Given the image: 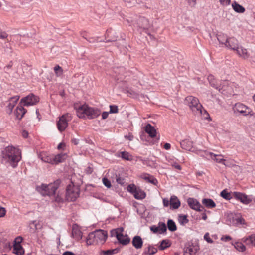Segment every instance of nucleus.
<instances>
[{
	"instance_id": "nucleus-59",
	"label": "nucleus",
	"mask_w": 255,
	"mask_h": 255,
	"mask_svg": "<svg viewBox=\"0 0 255 255\" xmlns=\"http://www.w3.org/2000/svg\"><path fill=\"white\" fill-rule=\"evenodd\" d=\"M231 239H232V238L230 236H226L221 238L222 240L225 241V242H227L229 240H231Z\"/></svg>"
},
{
	"instance_id": "nucleus-26",
	"label": "nucleus",
	"mask_w": 255,
	"mask_h": 255,
	"mask_svg": "<svg viewBox=\"0 0 255 255\" xmlns=\"http://www.w3.org/2000/svg\"><path fill=\"white\" fill-rule=\"evenodd\" d=\"M26 112V110L22 106H18L17 107L15 111V115L18 119L20 120L22 118Z\"/></svg>"
},
{
	"instance_id": "nucleus-38",
	"label": "nucleus",
	"mask_w": 255,
	"mask_h": 255,
	"mask_svg": "<svg viewBox=\"0 0 255 255\" xmlns=\"http://www.w3.org/2000/svg\"><path fill=\"white\" fill-rule=\"evenodd\" d=\"M170 246L169 242L167 240H163L160 244V245L159 247V248L161 250H164L165 249L168 248Z\"/></svg>"
},
{
	"instance_id": "nucleus-61",
	"label": "nucleus",
	"mask_w": 255,
	"mask_h": 255,
	"mask_svg": "<svg viewBox=\"0 0 255 255\" xmlns=\"http://www.w3.org/2000/svg\"><path fill=\"white\" fill-rule=\"evenodd\" d=\"M171 165L173 167H174L176 169H178V170H181V166L176 163H174V164H172V163H171Z\"/></svg>"
},
{
	"instance_id": "nucleus-29",
	"label": "nucleus",
	"mask_w": 255,
	"mask_h": 255,
	"mask_svg": "<svg viewBox=\"0 0 255 255\" xmlns=\"http://www.w3.org/2000/svg\"><path fill=\"white\" fill-rule=\"evenodd\" d=\"M232 7L237 13H243L245 11V8L235 1L232 2Z\"/></svg>"
},
{
	"instance_id": "nucleus-10",
	"label": "nucleus",
	"mask_w": 255,
	"mask_h": 255,
	"mask_svg": "<svg viewBox=\"0 0 255 255\" xmlns=\"http://www.w3.org/2000/svg\"><path fill=\"white\" fill-rule=\"evenodd\" d=\"M199 154L208 159L211 158V159L218 163H221L223 164V162L226 161V160L223 158V155L221 154H215L212 152H208L207 151H200Z\"/></svg>"
},
{
	"instance_id": "nucleus-63",
	"label": "nucleus",
	"mask_w": 255,
	"mask_h": 255,
	"mask_svg": "<svg viewBox=\"0 0 255 255\" xmlns=\"http://www.w3.org/2000/svg\"><path fill=\"white\" fill-rule=\"evenodd\" d=\"M55 201L58 203H62L63 202V198L58 195H57L55 198Z\"/></svg>"
},
{
	"instance_id": "nucleus-35",
	"label": "nucleus",
	"mask_w": 255,
	"mask_h": 255,
	"mask_svg": "<svg viewBox=\"0 0 255 255\" xmlns=\"http://www.w3.org/2000/svg\"><path fill=\"white\" fill-rule=\"evenodd\" d=\"M157 252V249L152 246H149L147 250H145L144 254L146 255H152Z\"/></svg>"
},
{
	"instance_id": "nucleus-8",
	"label": "nucleus",
	"mask_w": 255,
	"mask_h": 255,
	"mask_svg": "<svg viewBox=\"0 0 255 255\" xmlns=\"http://www.w3.org/2000/svg\"><path fill=\"white\" fill-rule=\"evenodd\" d=\"M79 194L78 187L75 186L72 182L67 187L66 198L68 201H75L79 196Z\"/></svg>"
},
{
	"instance_id": "nucleus-16",
	"label": "nucleus",
	"mask_w": 255,
	"mask_h": 255,
	"mask_svg": "<svg viewBox=\"0 0 255 255\" xmlns=\"http://www.w3.org/2000/svg\"><path fill=\"white\" fill-rule=\"evenodd\" d=\"M240 45L238 40L234 37H229L227 43L225 44V47L229 49L235 51Z\"/></svg>"
},
{
	"instance_id": "nucleus-41",
	"label": "nucleus",
	"mask_w": 255,
	"mask_h": 255,
	"mask_svg": "<svg viewBox=\"0 0 255 255\" xmlns=\"http://www.w3.org/2000/svg\"><path fill=\"white\" fill-rule=\"evenodd\" d=\"M244 242H246L247 243H251L253 245L255 246V234L250 236L249 238H247Z\"/></svg>"
},
{
	"instance_id": "nucleus-27",
	"label": "nucleus",
	"mask_w": 255,
	"mask_h": 255,
	"mask_svg": "<svg viewBox=\"0 0 255 255\" xmlns=\"http://www.w3.org/2000/svg\"><path fill=\"white\" fill-rule=\"evenodd\" d=\"M202 203L207 208H213L216 207V203L211 199L204 198L202 200Z\"/></svg>"
},
{
	"instance_id": "nucleus-33",
	"label": "nucleus",
	"mask_w": 255,
	"mask_h": 255,
	"mask_svg": "<svg viewBox=\"0 0 255 255\" xmlns=\"http://www.w3.org/2000/svg\"><path fill=\"white\" fill-rule=\"evenodd\" d=\"M217 38L220 43L224 45V46L227 43V40L229 38L227 35L224 33H219L217 34Z\"/></svg>"
},
{
	"instance_id": "nucleus-18",
	"label": "nucleus",
	"mask_w": 255,
	"mask_h": 255,
	"mask_svg": "<svg viewBox=\"0 0 255 255\" xmlns=\"http://www.w3.org/2000/svg\"><path fill=\"white\" fill-rule=\"evenodd\" d=\"M235 51L236 52V53L239 56L244 59H246L249 57L250 54L247 49L240 45Z\"/></svg>"
},
{
	"instance_id": "nucleus-62",
	"label": "nucleus",
	"mask_w": 255,
	"mask_h": 255,
	"mask_svg": "<svg viewBox=\"0 0 255 255\" xmlns=\"http://www.w3.org/2000/svg\"><path fill=\"white\" fill-rule=\"evenodd\" d=\"M87 40L90 42V43H93V42H98V37L95 38H90L89 39H87Z\"/></svg>"
},
{
	"instance_id": "nucleus-6",
	"label": "nucleus",
	"mask_w": 255,
	"mask_h": 255,
	"mask_svg": "<svg viewBox=\"0 0 255 255\" xmlns=\"http://www.w3.org/2000/svg\"><path fill=\"white\" fill-rule=\"evenodd\" d=\"M40 157L43 161L52 164H57L62 162L64 159V154L62 153L56 155L42 153L40 154Z\"/></svg>"
},
{
	"instance_id": "nucleus-1",
	"label": "nucleus",
	"mask_w": 255,
	"mask_h": 255,
	"mask_svg": "<svg viewBox=\"0 0 255 255\" xmlns=\"http://www.w3.org/2000/svg\"><path fill=\"white\" fill-rule=\"evenodd\" d=\"M21 151L13 146H8L3 151V158L13 168L21 159Z\"/></svg>"
},
{
	"instance_id": "nucleus-14",
	"label": "nucleus",
	"mask_w": 255,
	"mask_h": 255,
	"mask_svg": "<svg viewBox=\"0 0 255 255\" xmlns=\"http://www.w3.org/2000/svg\"><path fill=\"white\" fill-rule=\"evenodd\" d=\"M200 249L198 243H191L186 245L183 255H195Z\"/></svg>"
},
{
	"instance_id": "nucleus-25",
	"label": "nucleus",
	"mask_w": 255,
	"mask_h": 255,
	"mask_svg": "<svg viewBox=\"0 0 255 255\" xmlns=\"http://www.w3.org/2000/svg\"><path fill=\"white\" fill-rule=\"evenodd\" d=\"M19 98V96H14L13 97H11L9 101L8 104H7V108L9 111V113H11L13 108L16 105V104L17 103V101H18Z\"/></svg>"
},
{
	"instance_id": "nucleus-45",
	"label": "nucleus",
	"mask_w": 255,
	"mask_h": 255,
	"mask_svg": "<svg viewBox=\"0 0 255 255\" xmlns=\"http://www.w3.org/2000/svg\"><path fill=\"white\" fill-rule=\"evenodd\" d=\"M55 73L57 76H60L62 74L63 69L59 65H56L54 68Z\"/></svg>"
},
{
	"instance_id": "nucleus-42",
	"label": "nucleus",
	"mask_w": 255,
	"mask_h": 255,
	"mask_svg": "<svg viewBox=\"0 0 255 255\" xmlns=\"http://www.w3.org/2000/svg\"><path fill=\"white\" fill-rule=\"evenodd\" d=\"M121 157L122 158L126 160H130L131 159V156L128 152L126 151H123L121 152Z\"/></svg>"
},
{
	"instance_id": "nucleus-58",
	"label": "nucleus",
	"mask_w": 255,
	"mask_h": 255,
	"mask_svg": "<svg viewBox=\"0 0 255 255\" xmlns=\"http://www.w3.org/2000/svg\"><path fill=\"white\" fill-rule=\"evenodd\" d=\"M12 66V63L11 62H10L9 64H8L4 67V69L6 72H7L9 69H10L11 68Z\"/></svg>"
},
{
	"instance_id": "nucleus-46",
	"label": "nucleus",
	"mask_w": 255,
	"mask_h": 255,
	"mask_svg": "<svg viewBox=\"0 0 255 255\" xmlns=\"http://www.w3.org/2000/svg\"><path fill=\"white\" fill-rule=\"evenodd\" d=\"M33 226L34 227V230H37L38 229H40L41 228V225L40 224L39 222H36V221H33L30 224V227L31 229L33 228Z\"/></svg>"
},
{
	"instance_id": "nucleus-39",
	"label": "nucleus",
	"mask_w": 255,
	"mask_h": 255,
	"mask_svg": "<svg viewBox=\"0 0 255 255\" xmlns=\"http://www.w3.org/2000/svg\"><path fill=\"white\" fill-rule=\"evenodd\" d=\"M221 196L226 200H230L232 198L231 194L227 192L226 190H223L220 194Z\"/></svg>"
},
{
	"instance_id": "nucleus-51",
	"label": "nucleus",
	"mask_w": 255,
	"mask_h": 255,
	"mask_svg": "<svg viewBox=\"0 0 255 255\" xmlns=\"http://www.w3.org/2000/svg\"><path fill=\"white\" fill-rule=\"evenodd\" d=\"M188 5L191 7H194L197 3V0H187Z\"/></svg>"
},
{
	"instance_id": "nucleus-55",
	"label": "nucleus",
	"mask_w": 255,
	"mask_h": 255,
	"mask_svg": "<svg viewBox=\"0 0 255 255\" xmlns=\"http://www.w3.org/2000/svg\"><path fill=\"white\" fill-rule=\"evenodd\" d=\"M7 34L3 31H2L1 30H0V38L1 39H5L7 37Z\"/></svg>"
},
{
	"instance_id": "nucleus-50",
	"label": "nucleus",
	"mask_w": 255,
	"mask_h": 255,
	"mask_svg": "<svg viewBox=\"0 0 255 255\" xmlns=\"http://www.w3.org/2000/svg\"><path fill=\"white\" fill-rule=\"evenodd\" d=\"M204 239L209 243H212L213 241L209 236V233H206L204 236Z\"/></svg>"
},
{
	"instance_id": "nucleus-13",
	"label": "nucleus",
	"mask_w": 255,
	"mask_h": 255,
	"mask_svg": "<svg viewBox=\"0 0 255 255\" xmlns=\"http://www.w3.org/2000/svg\"><path fill=\"white\" fill-rule=\"evenodd\" d=\"M39 101L38 97L34 95L33 94H30L25 97L22 98L21 103H23V106H29L36 104Z\"/></svg>"
},
{
	"instance_id": "nucleus-53",
	"label": "nucleus",
	"mask_w": 255,
	"mask_h": 255,
	"mask_svg": "<svg viewBox=\"0 0 255 255\" xmlns=\"http://www.w3.org/2000/svg\"><path fill=\"white\" fill-rule=\"evenodd\" d=\"M6 210L4 208L0 206V218L3 217L5 215Z\"/></svg>"
},
{
	"instance_id": "nucleus-5",
	"label": "nucleus",
	"mask_w": 255,
	"mask_h": 255,
	"mask_svg": "<svg viewBox=\"0 0 255 255\" xmlns=\"http://www.w3.org/2000/svg\"><path fill=\"white\" fill-rule=\"evenodd\" d=\"M107 238V232L103 230H96L90 233L87 239V244L91 243L90 240L93 239V243L103 244Z\"/></svg>"
},
{
	"instance_id": "nucleus-36",
	"label": "nucleus",
	"mask_w": 255,
	"mask_h": 255,
	"mask_svg": "<svg viewBox=\"0 0 255 255\" xmlns=\"http://www.w3.org/2000/svg\"><path fill=\"white\" fill-rule=\"evenodd\" d=\"M167 227L168 229L171 231H175L177 230V227L175 222L171 219L168 220Z\"/></svg>"
},
{
	"instance_id": "nucleus-47",
	"label": "nucleus",
	"mask_w": 255,
	"mask_h": 255,
	"mask_svg": "<svg viewBox=\"0 0 255 255\" xmlns=\"http://www.w3.org/2000/svg\"><path fill=\"white\" fill-rule=\"evenodd\" d=\"M137 189V188L134 184H130L127 187L128 191L130 192L132 194L134 193Z\"/></svg>"
},
{
	"instance_id": "nucleus-60",
	"label": "nucleus",
	"mask_w": 255,
	"mask_h": 255,
	"mask_svg": "<svg viewBox=\"0 0 255 255\" xmlns=\"http://www.w3.org/2000/svg\"><path fill=\"white\" fill-rule=\"evenodd\" d=\"M109 113V112H103L102 114V119H106L108 117Z\"/></svg>"
},
{
	"instance_id": "nucleus-2",
	"label": "nucleus",
	"mask_w": 255,
	"mask_h": 255,
	"mask_svg": "<svg viewBox=\"0 0 255 255\" xmlns=\"http://www.w3.org/2000/svg\"><path fill=\"white\" fill-rule=\"evenodd\" d=\"M184 102L186 105L189 107L195 116L199 117L204 114L208 115L197 98L193 96H187L185 98Z\"/></svg>"
},
{
	"instance_id": "nucleus-40",
	"label": "nucleus",
	"mask_w": 255,
	"mask_h": 255,
	"mask_svg": "<svg viewBox=\"0 0 255 255\" xmlns=\"http://www.w3.org/2000/svg\"><path fill=\"white\" fill-rule=\"evenodd\" d=\"M159 233L160 234L164 233L167 230L166 224L164 223L159 222L158 224Z\"/></svg>"
},
{
	"instance_id": "nucleus-11",
	"label": "nucleus",
	"mask_w": 255,
	"mask_h": 255,
	"mask_svg": "<svg viewBox=\"0 0 255 255\" xmlns=\"http://www.w3.org/2000/svg\"><path fill=\"white\" fill-rule=\"evenodd\" d=\"M233 109L235 113H240L244 116L251 115V109L241 103H236Z\"/></svg>"
},
{
	"instance_id": "nucleus-64",
	"label": "nucleus",
	"mask_w": 255,
	"mask_h": 255,
	"mask_svg": "<svg viewBox=\"0 0 255 255\" xmlns=\"http://www.w3.org/2000/svg\"><path fill=\"white\" fill-rule=\"evenodd\" d=\"M86 173L87 174H91L92 173V172H93V169L90 167H88L86 169Z\"/></svg>"
},
{
	"instance_id": "nucleus-4",
	"label": "nucleus",
	"mask_w": 255,
	"mask_h": 255,
	"mask_svg": "<svg viewBox=\"0 0 255 255\" xmlns=\"http://www.w3.org/2000/svg\"><path fill=\"white\" fill-rule=\"evenodd\" d=\"M61 181L57 180L53 183L48 185L42 184L37 187V190L43 196H50L55 194L56 190L59 188Z\"/></svg>"
},
{
	"instance_id": "nucleus-28",
	"label": "nucleus",
	"mask_w": 255,
	"mask_h": 255,
	"mask_svg": "<svg viewBox=\"0 0 255 255\" xmlns=\"http://www.w3.org/2000/svg\"><path fill=\"white\" fill-rule=\"evenodd\" d=\"M145 130L151 137L153 138L156 136V130L150 124H148L146 126Z\"/></svg>"
},
{
	"instance_id": "nucleus-20",
	"label": "nucleus",
	"mask_w": 255,
	"mask_h": 255,
	"mask_svg": "<svg viewBox=\"0 0 255 255\" xmlns=\"http://www.w3.org/2000/svg\"><path fill=\"white\" fill-rule=\"evenodd\" d=\"M72 234L73 238L76 240H79L82 239V233L78 226L76 224L73 225Z\"/></svg>"
},
{
	"instance_id": "nucleus-56",
	"label": "nucleus",
	"mask_w": 255,
	"mask_h": 255,
	"mask_svg": "<svg viewBox=\"0 0 255 255\" xmlns=\"http://www.w3.org/2000/svg\"><path fill=\"white\" fill-rule=\"evenodd\" d=\"M163 204L164 207H168L170 205V200L167 198L163 199Z\"/></svg>"
},
{
	"instance_id": "nucleus-49",
	"label": "nucleus",
	"mask_w": 255,
	"mask_h": 255,
	"mask_svg": "<svg viewBox=\"0 0 255 255\" xmlns=\"http://www.w3.org/2000/svg\"><path fill=\"white\" fill-rule=\"evenodd\" d=\"M104 185L107 188H110L111 186V182L106 178H103L102 179Z\"/></svg>"
},
{
	"instance_id": "nucleus-7",
	"label": "nucleus",
	"mask_w": 255,
	"mask_h": 255,
	"mask_svg": "<svg viewBox=\"0 0 255 255\" xmlns=\"http://www.w3.org/2000/svg\"><path fill=\"white\" fill-rule=\"evenodd\" d=\"M126 21L129 25H133L134 26L138 27V30L146 31L150 27L149 21L144 17H139L136 22L129 19H127Z\"/></svg>"
},
{
	"instance_id": "nucleus-23",
	"label": "nucleus",
	"mask_w": 255,
	"mask_h": 255,
	"mask_svg": "<svg viewBox=\"0 0 255 255\" xmlns=\"http://www.w3.org/2000/svg\"><path fill=\"white\" fill-rule=\"evenodd\" d=\"M117 37V33L111 29L108 30L106 32L105 38L108 39L106 42L115 41Z\"/></svg>"
},
{
	"instance_id": "nucleus-19",
	"label": "nucleus",
	"mask_w": 255,
	"mask_h": 255,
	"mask_svg": "<svg viewBox=\"0 0 255 255\" xmlns=\"http://www.w3.org/2000/svg\"><path fill=\"white\" fill-rule=\"evenodd\" d=\"M141 178L146 182L157 185L158 183L157 180L152 175L148 173H143L140 175Z\"/></svg>"
},
{
	"instance_id": "nucleus-32",
	"label": "nucleus",
	"mask_w": 255,
	"mask_h": 255,
	"mask_svg": "<svg viewBox=\"0 0 255 255\" xmlns=\"http://www.w3.org/2000/svg\"><path fill=\"white\" fill-rule=\"evenodd\" d=\"M133 195L135 198L137 199H143L145 198L146 196L145 193L139 188H137Z\"/></svg>"
},
{
	"instance_id": "nucleus-48",
	"label": "nucleus",
	"mask_w": 255,
	"mask_h": 255,
	"mask_svg": "<svg viewBox=\"0 0 255 255\" xmlns=\"http://www.w3.org/2000/svg\"><path fill=\"white\" fill-rule=\"evenodd\" d=\"M118 252L117 249L112 250H108L104 251V254L105 255H112Z\"/></svg>"
},
{
	"instance_id": "nucleus-37",
	"label": "nucleus",
	"mask_w": 255,
	"mask_h": 255,
	"mask_svg": "<svg viewBox=\"0 0 255 255\" xmlns=\"http://www.w3.org/2000/svg\"><path fill=\"white\" fill-rule=\"evenodd\" d=\"M178 221L181 225H184L187 224L189 222V220L187 219V215H180L178 217Z\"/></svg>"
},
{
	"instance_id": "nucleus-12",
	"label": "nucleus",
	"mask_w": 255,
	"mask_h": 255,
	"mask_svg": "<svg viewBox=\"0 0 255 255\" xmlns=\"http://www.w3.org/2000/svg\"><path fill=\"white\" fill-rule=\"evenodd\" d=\"M23 239L21 237H16L13 245L12 253L16 255H24V250L21 245Z\"/></svg>"
},
{
	"instance_id": "nucleus-54",
	"label": "nucleus",
	"mask_w": 255,
	"mask_h": 255,
	"mask_svg": "<svg viewBox=\"0 0 255 255\" xmlns=\"http://www.w3.org/2000/svg\"><path fill=\"white\" fill-rule=\"evenodd\" d=\"M150 230L154 233H156L157 232L159 233V228L158 226H156L155 225L152 226L150 227Z\"/></svg>"
},
{
	"instance_id": "nucleus-3",
	"label": "nucleus",
	"mask_w": 255,
	"mask_h": 255,
	"mask_svg": "<svg viewBox=\"0 0 255 255\" xmlns=\"http://www.w3.org/2000/svg\"><path fill=\"white\" fill-rule=\"evenodd\" d=\"M77 116L81 118L92 119L97 118L101 114V111L97 108H94L84 104L76 108Z\"/></svg>"
},
{
	"instance_id": "nucleus-52",
	"label": "nucleus",
	"mask_w": 255,
	"mask_h": 255,
	"mask_svg": "<svg viewBox=\"0 0 255 255\" xmlns=\"http://www.w3.org/2000/svg\"><path fill=\"white\" fill-rule=\"evenodd\" d=\"M221 4L223 6H228L231 3V0H219Z\"/></svg>"
},
{
	"instance_id": "nucleus-22",
	"label": "nucleus",
	"mask_w": 255,
	"mask_h": 255,
	"mask_svg": "<svg viewBox=\"0 0 255 255\" xmlns=\"http://www.w3.org/2000/svg\"><path fill=\"white\" fill-rule=\"evenodd\" d=\"M132 244L135 248L139 249L142 248L143 242L140 236H135L132 239Z\"/></svg>"
},
{
	"instance_id": "nucleus-44",
	"label": "nucleus",
	"mask_w": 255,
	"mask_h": 255,
	"mask_svg": "<svg viewBox=\"0 0 255 255\" xmlns=\"http://www.w3.org/2000/svg\"><path fill=\"white\" fill-rule=\"evenodd\" d=\"M119 112V109L117 106L115 105H110V114H116Z\"/></svg>"
},
{
	"instance_id": "nucleus-9",
	"label": "nucleus",
	"mask_w": 255,
	"mask_h": 255,
	"mask_svg": "<svg viewBox=\"0 0 255 255\" xmlns=\"http://www.w3.org/2000/svg\"><path fill=\"white\" fill-rule=\"evenodd\" d=\"M123 228H119L111 230V234L116 237L120 243L126 245L129 243L130 239L127 235H123Z\"/></svg>"
},
{
	"instance_id": "nucleus-43",
	"label": "nucleus",
	"mask_w": 255,
	"mask_h": 255,
	"mask_svg": "<svg viewBox=\"0 0 255 255\" xmlns=\"http://www.w3.org/2000/svg\"><path fill=\"white\" fill-rule=\"evenodd\" d=\"M233 223L236 225L244 224L245 223V220L242 217H238L233 220Z\"/></svg>"
},
{
	"instance_id": "nucleus-34",
	"label": "nucleus",
	"mask_w": 255,
	"mask_h": 255,
	"mask_svg": "<svg viewBox=\"0 0 255 255\" xmlns=\"http://www.w3.org/2000/svg\"><path fill=\"white\" fill-rule=\"evenodd\" d=\"M57 126L60 132H62L64 130V115L59 117V120L57 122Z\"/></svg>"
},
{
	"instance_id": "nucleus-15",
	"label": "nucleus",
	"mask_w": 255,
	"mask_h": 255,
	"mask_svg": "<svg viewBox=\"0 0 255 255\" xmlns=\"http://www.w3.org/2000/svg\"><path fill=\"white\" fill-rule=\"evenodd\" d=\"M233 194L236 199L244 204H248L252 201L250 196H248L244 193L234 192Z\"/></svg>"
},
{
	"instance_id": "nucleus-24",
	"label": "nucleus",
	"mask_w": 255,
	"mask_h": 255,
	"mask_svg": "<svg viewBox=\"0 0 255 255\" xmlns=\"http://www.w3.org/2000/svg\"><path fill=\"white\" fill-rule=\"evenodd\" d=\"M170 208L173 209H178L180 206V202L177 197L174 195L172 196L170 199Z\"/></svg>"
},
{
	"instance_id": "nucleus-57",
	"label": "nucleus",
	"mask_w": 255,
	"mask_h": 255,
	"mask_svg": "<svg viewBox=\"0 0 255 255\" xmlns=\"http://www.w3.org/2000/svg\"><path fill=\"white\" fill-rule=\"evenodd\" d=\"M223 164L227 167H231L234 165V164L229 161H225L223 162Z\"/></svg>"
},
{
	"instance_id": "nucleus-21",
	"label": "nucleus",
	"mask_w": 255,
	"mask_h": 255,
	"mask_svg": "<svg viewBox=\"0 0 255 255\" xmlns=\"http://www.w3.org/2000/svg\"><path fill=\"white\" fill-rule=\"evenodd\" d=\"M208 80L210 85L213 88L218 90L219 91H220L222 89L223 87H221V85L217 83L213 75L210 74L208 76Z\"/></svg>"
},
{
	"instance_id": "nucleus-31",
	"label": "nucleus",
	"mask_w": 255,
	"mask_h": 255,
	"mask_svg": "<svg viewBox=\"0 0 255 255\" xmlns=\"http://www.w3.org/2000/svg\"><path fill=\"white\" fill-rule=\"evenodd\" d=\"M231 244L234 246V248L239 252H244L246 251V248L245 246L240 242H232Z\"/></svg>"
},
{
	"instance_id": "nucleus-17",
	"label": "nucleus",
	"mask_w": 255,
	"mask_h": 255,
	"mask_svg": "<svg viewBox=\"0 0 255 255\" xmlns=\"http://www.w3.org/2000/svg\"><path fill=\"white\" fill-rule=\"evenodd\" d=\"M187 203L191 208L196 211H202L204 209V207H202L200 203L194 198H188L187 200Z\"/></svg>"
},
{
	"instance_id": "nucleus-30",
	"label": "nucleus",
	"mask_w": 255,
	"mask_h": 255,
	"mask_svg": "<svg viewBox=\"0 0 255 255\" xmlns=\"http://www.w3.org/2000/svg\"><path fill=\"white\" fill-rule=\"evenodd\" d=\"M182 148L186 150H190L192 146V142L189 140H183L180 142Z\"/></svg>"
}]
</instances>
